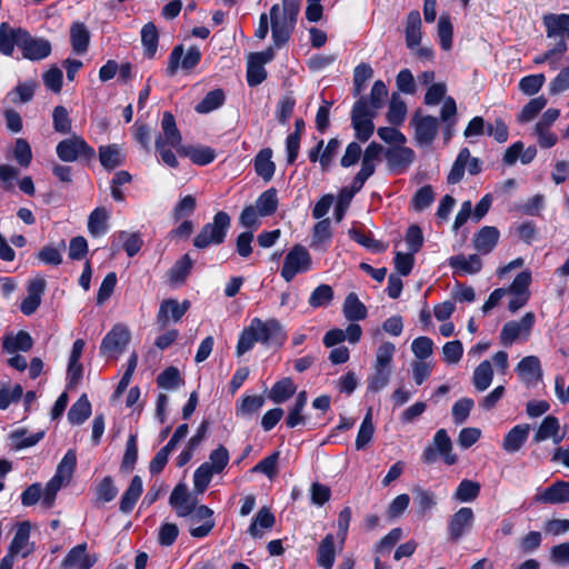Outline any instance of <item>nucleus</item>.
Instances as JSON below:
<instances>
[{
	"label": "nucleus",
	"instance_id": "1",
	"mask_svg": "<svg viewBox=\"0 0 569 569\" xmlns=\"http://www.w3.org/2000/svg\"><path fill=\"white\" fill-rule=\"evenodd\" d=\"M154 148L160 160L170 168L179 166L178 159L173 152L178 153L183 148L182 136L177 128L174 117L171 112L166 111L161 120V132L157 136Z\"/></svg>",
	"mask_w": 569,
	"mask_h": 569
},
{
	"label": "nucleus",
	"instance_id": "2",
	"mask_svg": "<svg viewBox=\"0 0 569 569\" xmlns=\"http://www.w3.org/2000/svg\"><path fill=\"white\" fill-rule=\"evenodd\" d=\"M300 0H282V4H273L270 9L272 40L276 47L288 42L297 22Z\"/></svg>",
	"mask_w": 569,
	"mask_h": 569
},
{
	"label": "nucleus",
	"instance_id": "3",
	"mask_svg": "<svg viewBox=\"0 0 569 569\" xmlns=\"http://www.w3.org/2000/svg\"><path fill=\"white\" fill-rule=\"evenodd\" d=\"M77 466V453L69 449L59 462L54 476L44 487L42 508L49 510L53 507L58 491L68 485Z\"/></svg>",
	"mask_w": 569,
	"mask_h": 569
},
{
	"label": "nucleus",
	"instance_id": "4",
	"mask_svg": "<svg viewBox=\"0 0 569 569\" xmlns=\"http://www.w3.org/2000/svg\"><path fill=\"white\" fill-rule=\"evenodd\" d=\"M230 217L224 211L214 214L212 222L206 223L193 239V246L198 249H206L209 246H218L226 239L230 228Z\"/></svg>",
	"mask_w": 569,
	"mask_h": 569
},
{
	"label": "nucleus",
	"instance_id": "5",
	"mask_svg": "<svg viewBox=\"0 0 569 569\" xmlns=\"http://www.w3.org/2000/svg\"><path fill=\"white\" fill-rule=\"evenodd\" d=\"M441 456L443 461L448 466H452L457 462L458 458L452 452V441L446 429H439L436 431L432 443L426 447L421 455L423 463L431 465L437 460V456Z\"/></svg>",
	"mask_w": 569,
	"mask_h": 569
},
{
	"label": "nucleus",
	"instance_id": "6",
	"mask_svg": "<svg viewBox=\"0 0 569 569\" xmlns=\"http://www.w3.org/2000/svg\"><path fill=\"white\" fill-rule=\"evenodd\" d=\"M312 267L310 252L301 244H295L287 253L281 268V277L290 282L298 273L308 272Z\"/></svg>",
	"mask_w": 569,
	"mask_h": 569
},
{
	"label": "nucleus",
	"instance_id": "7",
	"mask_svg": "<svg viewBox=\"0 0 569 569\" xmlns=\"http://www.w3.org/2000/svg\"><path fill=\"white\" fill-rule=\"evenodd\" d=\"M377 116L368 110V100L366 97H360L353 104L351 111V122L356 131V137L366 142L372 136L375 124L372 119Z\"/></svg>",
	"mask_w": 569,
	"mask_h": 569
},
{
	"label": "nucleus",
	"instance_id": "8",
	"mask_svg": "<svg viewBox=\"0 0 569 569\" xmlns=\"http://www.w3.org/2000/svg\"><path fill=\"white\" fill-rule=\"evenodd\" d=\"M57 156L61 161L73 162L80 157L83 159H92L96 151L80 136H73L61 140L56 147Z\"/></svg>",
	"mask_w": 569,
	"mask_h": 569
},
{
	"label": "nucleus",
	"instance_id": "9",
	"mask_svg": "<svg viewBox=\"0 0 569 569\" xmlns=\"http://www.w3.org/2000/svg\"><path fill=\"white\" fill-rule=\"evenodd\" d=\"M536 316L529 311L523 315L520 321H508L500 332V341L505 346H511L517 339L527 340L535 326Z\"/></svg>",
	"mask_w": 569,
	"mask_h": 569
},
{
	"label": "nucleus",
	"instance_id": "10",
	"mask_svg": "<svg viewBox=\"0 0 569 569\" xmlns=\"http://www.w3.org/2000/svg\"><path fill=\"white\" fill-rule=\"evenodd\" d=\"M383 157L389 172L392 174H402L415 162L416 153L411 148L398 144L387 148L383 152Z\"/></svg>",
	"mask_w": 569,
	"mask_h": 569
},
{
	"label": "nucleus",
	"instance_id": "11",
	"mask_svg": "<svg viewBox=\"0 0 569 569\" xmlns=\"http://www.w3.org/2000/svg\"><path fill=\"white\" fill-rule=\"evenodd\" d=\"M201 59V52L197 47H190L186 54H183V47L176 46L171 51L168 60V67L166 73L169 77H173L179 68L183 70H192L197 67Z\"/></svg>",
	"mask_w": 569,
	"mask_h": 569
},
{
	"label": "nucleus",
	"instance_id": "12",
	"mask_svg": "<svg viewBox=\"0 0 569 569\" xmlns=\"http://www.w3.org/2000/svg\"><path fill=\"white\" fill-rule=\"evenodd\" d=\"M131 333L123 325H116L102 339L100 352L109 357H118L130 342Z\"/></svg>",
	"mask_w": 569,
	"mask_h": 569
},
{
	"label": "nucleus",
	"instance_id": "13",
	"mask_svg": "<svg viewBox=\"0 0 569 569\" xmlns=\"http://www.w3.org/2000/svg\"><path fill=\"white\" fill-rule=\"evenodd\" d=\"M251 325L258 340L263 345H282L286 339L282 327L276 319L262 321L260 318H253Z\"/></svg>",
	"mask_w": 569,
	"mask_h": 569
},
{
	"label": "nucleus",
	"instance_id": "14",
	"mask_svg": "<svg viewBox=\"0 0 569 569\" xmlns=\"http://www.w3.org/2000/svg\"><path fill=\"white\" fill-rule=\"evenodd\" d=\"M188 517L191 522L189 533L193 538L207 537L216 526L213 510L204 505L196 506L193 512Z\"/></svg>",
	"mask_w": 569,
	"mask_h": 569
},
{
	"label": "nucleus",
	"instance_id": "15",
	"mask_svg": "<svg viewBox=\"0 0 569 569\" xmlns=\"http://www.w3.org/2000/svg\"><path fill=\"white\" fill-rule=\"evenodd\" d=\"M19 49L26 59L42 60L51 53V43L42 38H34L28 31L20 32Z\"/></svg>",
	"mask_w": 569,
	"mask_h": 569
},
{
	"label": "nucleus",
	"instance_id": "16",
	"mask_svg": "<svg viewBox=\"0 0 569 569\" xmlns=\"http://www.w3.org/2000/svg\"><path fill=\"white\" fill-rule=\"evenodd\" d=\"M475 522V515L471 508L462 507L456 511L448 521L449 539L453 542L460 540L463 535L471 530Z\"/></svg>",
	"mask_w": 569,
	"mask_h": 569
},
{
	"label": "nucleus",
	"instance_id": "17",
	"mask_svg": "<svg viewBox=\"0 0 569 569\" xmlns=\"http://www.w3.org/2000/svg\"><path fill=\"white\" fill-rule=\"evenodd\" d=\"M190 308V302L184 300L179 302L176 299H166L160 303L157 313V323L160 329H164L170 321L178 322Z\"/></svg>",
	"mask_w": 569,
	"mask_h": 569
},
{
	"label": "nucleus",
	"instance_id": "18",
	"mask_svg": "<svg viewBox=\"0 0 569 569\" xmlns=\"http://www.w3.org/2000/svg\"><path fill=\"white\" fill-rule=\"evenodd\" d=\"M415 126V139L419 146H429L438 133L439 122L432 116L416 114L411 120Z\"/></svg>",
	"mask_w": 569,
	"mask_h": 569
},
{
	"label": "nucleus",
	"instance_id": "19",
	"mask_svg": "<svg viewBox=\"0 0 569 569\" xmlns=\"http://www.w3.org/2000/svg\"><path fill=\"white\" fill-rule=\"evenodd\" d=\"M566 438V431L561 430L560 421L557 417L549 415L546 416L535 435L532 436V442L539 443L547 439H551L555 445H559Z\"/></svg>",
	"mask_w": 569,
	"mask_h": 569
},
{
	"label": "nucleus",
	"instance_id": "20",
	"mask_svg": "<svg viewBox=\"0 0 569 569\" xmlns=\"http://www.w3.org/2000/svg\"><path fill=\"white\" fill-rule=\"evenodd\" d=\"M197 498L192 497L184 483H179L172 490L169 503L176 510L178 517H188L197 506Z\"/></svg>",
	"mask_w": 569,
	"mask_h": 569
},
{
	"label": "nucleus",
	"instance_id": "21",
	"mask_svg": "<svg viewBox=\"0 0 569 569\" xmlns=\"http://www.w3.org/2000/svg\"><path fill=\"white\" fill-rule=\"evenodd\" d=\"M542 23L548 38H556L565 42L569 39L568 13H547L542 17Z\"/></svg>",
	"mask_w": 569,
	"mask_h": 569
},
{
	"label": "nucleus",
	"instance_id": "22",
	"mask_svg": "<svg viewBox=\"0 0 569 569\" xmlns=\"http://www.w3.org/2000/svg\"><path fill=\"white\" fill-rule=\"evenodd\" d=\"M46 290V280L34 278L29 281L27 287V297L21 301L20 310L26 316H31L37 311L41 303L42 295Z\"/></svg>",
	"mask_w": 569,
	"mask_h": 569
},
{
	"label": "nucleus",
	"instance_id": "23",
	"mask_svg": "<svg viewBox=\"0 0 569 569\" xmlns=\"http://www.w3.org/2000/svg\"><path fill=\"white\" fill-rule=\"evenodd\" d=\"M531 426L521 423L512 427L503 437L501 447L507 453L518 452L528 440Z\"/></svg>",
	"mask_w": 569,
	"mask_h": 569
},
{
	"label": "nucleus",
	"instance_id": "24",
	"mask_svg": "<svg viewBox=\"0 0 569 569\" xmlns=\"http://www.w3.org/2000/svg\"><path fill=\"white\" fill-rule=\"evenodd\" d=\"M542 503L559 505L569 501V481H556L536 496Z\"/></svg>",
	"mask_w": 569,
	"mask_h": 569
},
{
	"label": "nucleus",
	"instance_id": "25",
	"mask_svg": "<svg viewBox=\"0 0 569 569\" xmlns=\"http://www.w3.org/2000/svg\"><path fill=\"white\" fill-rule=\"evenodd\" d=\"M30 538V526L28 522H22L19 525L14 537L9 546V551L7 556H11L14 559V556L27 557L32 548L29 543Z\"/></svg>",
	"mask_w": 569,
	"mask_h": 569
},
{
	"label": "nucleus",
	"instance_id": "26",
	"mask_svg": "<svg viewBox=\"0 0 569 569\" xmlns=\"http://www.w3.org/2000/svg\"><path fill=\"white\" fill-rule=\"evenodd\" d=\"M500 232L496 227H482L473 238L476 250L482 254L491 252L499 241Z\"/></svg>",
	"mask_w": 569,
	"mask_h": 569
},
{
	"label": "nucleus",
	"instance_id": "27",
	"mask_svg": "<svg viewBox=\"0 0 569 569\" xmlns=\"http://www.w3.org/2000/svg\"><path fill=\"white\" fill-rule=\"evenodd\" d=\"M142 239L139 232L119 231L113 236L112 247L119 250L120 244L129 257L136 256L141 247Z\"/></svg>",
	"mask_w": 569,
	"mask_h": 569
},
{
	"label": "nucleus",
	"instance_id": "28",
	"mask_svg": "<svg viewBox=\"0 0 569 569\" xmlns=\"http://www.w3.org/2000/svg\"><path fill=\"white\" fill-rule=\"evenodd\" d=\"M99 160L107 170H113L124 163L126 156L119 144H108L99 147Z\"/></svg>",
	"mask_w": 569,
	"mask_h": 569
},
{
	"label": "nucleus",
	"instance_id": "29",
	"mask_svg": "<svg viewBox=\"0 0 569 569\" xmlns=\"http://www.w3.org/2000/svg\"><path fill=\"white\" fill-rule=\"evenodd\" d=\"M94 563V559L87 553V545L81 543L72 548L62 565L67 568L90 569Z\"/></svg>",
	"mask_w": 569,
	"mask_h": 569
},
{
	"label": "nucleus",
	"instance_id": "30",
	"mask_svg": "<svg viewBox=\"0 0 569 569\" xmlns=\"http://www.w3.org/2000/svg\"><path fill=\"white\" fill-rule=\"evenodd\" d=\"M33 346L31 336L23 330L17 335L10 333L3 337L2 349L7 353H16L17 351H29Z\"/></svg>",
	"mask_w": 569,
	"mask_h": 569
},
{
	"label": "nucleus",
	"instance_id": "31",
	"mask_svg": "<svg viewBox=\"0 0 569 569\" xmlns=\"http://www.w3.org/2000/svg\"><path fill=\"white\" fill-rule=\"evenodd\" d=\"M274 515L268 507H262L250 523L248 533L254 539L261 538L263 536L262 530L271 529L274 526Z\"/></svg>",
	"mask_w": 569,
	"mask_h": 569
},
{
	"label": "nucleus",
	"instance_id": "32",
	"mask_svg": "<svg viewBox=\"0 0 569 569\" xmlns=\"http://www.w3.org/2000/svg\"><path fill=\"white\" fill-rule=\"evenodd\" d=\"M421 16L418 10H412L407 16L406 44L413 50L421 42Z\"/></svg>",
	"mask_w": 569,
	"mask_h": 569
},
{
	"label": "nucleus",
	"instance_id": "33",
	"mask_svg": "<svg viewBox=\"0 0 569 569\" xmlns=\"http://www.w3.org/2000/svg\"><path fill=\"white\" fill-rule=\"evenodd\" d=\"M522 380L538 381L542 377L541 363L538 357L527 356L522 358L516 368Z\"/></svg>",
	"mask_w": 569,
	"mask_h": 569
},
{
	"label": "nucleus",
	"instance_id": "34",
	"mask_svg": "<svg viewBox=\"0 0 569 569\" xmlns=\"http://www.w3.org/2000/svg\"><path fill=\"white\" fill-rule=\"evenodd\" d=\"M21 28H10L7 22L0 24V52L4 56H11L14 46L19 48Z\"/></svg>",
	"mask_w": 569,
	"mask_h": 569
},
{
	"label": "nucleus",
	"instance_id": "35",
	"mask_svg": "<svg viewBox=\"0 0 569 569\" xmlns=\"http://www.w3.org/2000/svg\"><path fill=\"white\" fill-rule=\"evenodd\" d=\"M449 264L462 274H473L481 270L482 261L478 254H457L449 259Z\"/></svg>",
	"mask_w": 569,
	"mask_h": 569
},
{
	"label": "nucleus",
	"instance_id": "36",
	"mask_svg": "<svg viewBox=\"0 0 569 569\" xmlns=\"http://www.w3.org/2000/svg\"><path fill=\"white\" fill-rule=\"evenodd\" d=\"M336 560V548L333 535H327L318 546L317 563L322 569H331Z\"/></svg>",
	"mask_w": 569,
	"mask_h": 569
},
{
	"label": "nucleus",
	"instance_id": "37",
	"mask_svg": "<svg viewBox=\"0 0 569 569\" xmlns=\"http://www.w3.org/2000/svg\"><path fill=\"white\" fill-rule=\"evenodd\" d=\"M271 158L272 150L270 148L261 149L254 157L256 173L264 181L271 180L276 171V164Z\"/></svg>",
	"mask_w": 569,
	"mask_h": 569
},
{
	"label": "nucleus",
	"instance_id": "38",
	"mask_svg": "<svg viewBox=\"0 0 569 569\" xmlns=\"http://www.w3.org/2000/svg\"><path fill=\"white\" fill-rule=\"evenodd\" d=\"M142 493V479L139 476H134L131 479V482L128 489L121 497L120 500V511L123 513H129L132 511L134 505Z\"/></svg>",
	"mask_w": 569,
	"mask_h": 569
},
{
	"label": "nucleus",
	"instance_id": "39",
	"mask_svg": "<svg viewBox=\"0 0 569 569\" xmlns=\"http://www.w3.org/2000/svg\"><path fill=\"white\" fill-rule=\"evenodd\" d=\"M343 316L349 321H360L367 317V308L359 300L357 293L350 292L342 306Z\"/></svg>",
	"mask_w": 569,
	"mask_h": 569
},
{
	"label": "nucleus",
	"instance_id": "40",
	"mask_svg": "<svg viewBox=\"0 0 569 569\" xmlns=\"http://www.w3.org/2000/svg\"><path fill=\"white\" fill-rule=\"evenodd\" d=\"M90 41V32L82 22H73L70 27V42L72 50L82 54L87 51Z\"/></svg>",
	"mask_w": 569,
	"mask_h": 569
},
{
	"label": "nucleus",
	"instance_id": "41",
	"mask_svg": "<svg viewBox=\"0 0 569 569\" xmlns=\"http://www.w3.org/2000/svg\"><path fill=\"white\" fill-rule=\"evenodd\" d=\"M179 154L188 157L194 164L207 166L216 158V152L210 147L183 146Z\"/></svg>",
	"mask_w": 569,
	"mask_h": 569
},
{
	"label": "nucleus",
	"instance_id": "42",
	"mask_svg": "<svg viewBox=\"0 0 569 569\" xmlns=\"http://www.w3.org/2000/svg\"><path fill=\"white\" fill-rule=\"evenodd\" d=\"M297 387L291 378H283L276 382L269 391V399L274 403H283L291 398Z\"/></svg>",
	"mask_w": 569,
	"mask_h": 569
},
{
	"label": "nucleus",
	"instance_id": "43",
	"mask_svg": "<svg viewBox=\"0 0 569 569\" xmlns=\"http://www.w3.org/2000/svg\"><path fill=\"white\" fill-rule=\"evenodd\" d=\"M91 415V403L87 395H82L70 408L68 420L72 425L83 423Z\"/></svg>",
	"mask_w": 569,
	"mask_h": 569
},
{
	"label": "nucleus",
	"instance_id": "44",
	"mask_svg": "<svg viewBox=\"0 0 569 569\" xmlns=\"http://www.w3.org/2000/svg\"><path fill=\"white\" fill-rule=\"evenodd\" d=\"M254 208L258 210L260 217L273 214L278 208L277 190L274 188H270L263 191L256 200Z\"/></svg>",
	"mask_w": 569,
	"mask_h": 569
},
{
	"label": "nucleus",
	"instance_id": "45",
	"mask_svg": "<svg viewBox=\"0 0 569 569\" xmlns=\"http://www.w3.org/2000/svg\"><path fill=\"white\" fill-rule=\"evenodd\" d=\"M493 370L489 360H483L473 371L472 383L478 391H485L492 382Z\"/></svg>",
	"mask_w": 569,
	"mask_h": 569
},
{
	"label": "nucleus",
	"instance_id": "46",
	"mask_svg": "<svg viewBox=\"0 0 569 569\" xmlns=\"http://www.w3.org/2000/svg\"><path fill=\"white\" fill-rule=\"evenodd\" d=\"M159 34L157 27L152 22H148L141 29V42L144 53L148 58H153L158 48Z\"/></svg>",
	"mask_w": 569,
	"mask_h": 569
},
{
	"label": "nucleus",
	"instance_id": "47",
	"mask_svg": "<svg viewBox=\"0 0 569 569\" xmlns=\"http://www.w3.org/2000/svg\"><path fill=\"white\" fill-rule=\"evenodd\" d=\"M108 213L103 208L94 209L88 219V230L92 237H100L108 231Z\"/></svg>",
	"mask_w": 569,
	"mask_h": 569
},
{
	"label": "nucleus",
	"instance_id": "48",
	"mask_svg": "<svg viewBox=\"0 0 569 569\" xmlns=\"http://www.w3.org/2000/svg\"><path fill=\"white\" fill-rule=\"evenodd\" d=\"M335 292L331 286L320 284L310 295L308 303L312 308H326L333 300Z\"/></svg>",
	"mask_w": 569,
	"mask_h": 569
},
{
	"label": "nucleus",
	"instance_id": "49",
	"mask_svg": "<svg viewBox=\"0 0 569 569\" xmlns=\"http://www.w3.org/2000/svg\"><path fill=\"white\" fill-rule=\"evenodd\" d=\"M224 102V92L221 89L209 91L204 98L194 107L198 113H209Z\"/></svg>",
	"mask_w": 569,
	"mask_h": 569
},
{
	"label": "nucleus",
	"instance_id": "50",
	"mask_svg": "<svg viewBox=\"0 0 569 569\" xmlns=\"http://www.w3.org/2000/svg\"><path fill=\"white\" fill-rule=\"evenodd\" d=\"M480 485L476 481L463 479L457 487L453 499L460 502H471L478 498Z\"/></svg>",
	"mask_w": 569,
	"mask_h": 569
},
{
	"label": "nucleus",
	"instance_id": "51",
	"mask_svg": "<svg viewBox=\"0 0 569 569\" xmlns=\"http://www.w3.org/2000/svg\"><path fill=\"white\" fill-rule=\"evenodd\" d=\"M373 432H375V427L372 423L371 410L369 409L360 425V428H359V431H358V435L356 438V443H355L356 449L357 450L365 449L368 446V443L372 440Z\"/></svg>",
	"mask_w": 569,
	"mask_h": 569
},
{
	"label": "nucleus",
	"instance_id": "52",
	"mask_svg": "<svg viewBox=\"0 0 569 569\" xmlns=\"http://www.w3.org/2000/svg\"><path fill=\"white\" fill-rule=\"evenodd\" d=\"M407 106L397 93H393L389 103L387 120L390 124L398 126L405 121Z\"/></svg>",
	"mask_w": 569,
	"mask_h": 569
},
{
	"label": "nucleus",
	"instance_id": "53",
	"mask_svg": "<svg viewBox=\"0 0 569 569\" xmlns=\"http://www.w3.org/2000/svg\"><path fill=\"white\" fill-rule=\"evenodd\" d=\"M468 159H469V149L462 148L459 151L458 157L456 158V160L451 167V170L447 177L448 183L456 184L462 180Z\"/></svg>",
	"mask_w": 569,
	"mask_h": 569
},
{
	"label": "nucleus",
	"instance_id": "54",
	"mask_svg": "<svg viewBox=\"0 0 569 569\" xmlns=\"http://www.w3.org/2000/svg\"><path fill=\"white\" fill-rule=\"evenodd\" d=\"M183 383L180 371L176 367H168L157 377L159 388L173 390Z\"/></svg>",
	"mask_w": 569,
	"mask_h": 569
},
{
	"label": "nucleus",
	"instance_id": "55",
	"mask_svg": "<svg viewBox=\"0 0 569 569\" xmlns=\"http://www.w3.org/2000/svg\"><path fill=\"white\" fill-rule=\"evenodd\" d=\"M264 405L262 396L243 397L237 405V416L249 417L257 413Z\"/></svg>",
	"mask_w": 569,
	"mask_h": 569
},
{
	"label": "nucleus",
	"instance_id": "56",
	"mask_svg": "<svg viewBox=\"0 0 569 569\" xmlns=\"http://www.w3.org/2000/svg\"><path fill=\"white\" fill-rule=\"evenodd\" d=\"M229 459L230 456L228 449L220 445L210 452L209 460L204 463H207L214 473H221L227 467Z\"/></svg>",
	"mask_w": 569,
	"mask_h": 569
},
{
	"label": "nucleus",
	"instance_id": "57",
	"mask_svg": "<svg viewBox=\"0 0 569 569\" xmlns=\"http://www.w3.org/2000/svg\"><path fill=\"white\" fill-rule=\"evenodd\" d=\"M388 94V89L383 81L377 80L370 91V99L368 101V110L377 113L385 104Z\"/></svg>",
	"mask_w": 569,
	"mask_h": 569
},
{
	"label": "nucleus",
	"instance_id": "58",
	"mask_svg": "<svg viewBox=\"0 0 569 569\" xmlns=\"http://www.w3.org/2000/svg\"><path fill=\"white\" fill-rule=\"evenodd\" d=\"M453 27L448 14H441L438 21V37L440 46L448 51L452 47Z\"/></svg>",
	"mask_w": 569,
	"mask_h": 569
},
{
	"label": "nucleus",
	"instance_id": "59",
	"mask_svg": "<svg viewBox=\"0 0 569 569\" xmlns=\"http://www.w3.org/2000/svg\"><path fill=\"white\" fill-rule=\"evenodd\" d=\"M547 99L543 96L531 99L518 114L519 122H529L533 120L546 107Z\"/></svg>",
	"mask_w": 569,
	"mask_h": 569
},
{
	"label": "nucleus",
	"instance_id": "60",
	"mask_svg": "<svg viewBox=\"0 0 569 569\" xmlns=\"http://www.w3.org/2000/svg\"><path fill=\"white\" fill-rule=\"evenodd\" d=\"M413 495V501L418 508L419 513L425 515L426 512L430 511L437 503L433 492L421 487H415Z\"/></svg>",
	"mask_w": 569,
	"mask_h": 569
},
{
	"label": "nucleus",
	"instance_id": "61",
	"mask_svg": "<svg viewBox=\"0 0 569 569\" xmlns=\"http://www.w3.org/2000/svg\"><path fill=\"white\" fill-rule=\"evenodd\" d=\"M53 129L59 133H70L72 126L68 110L63 106H57L52 112Z\"/></svg>",
	"mask_w": 569,
	"mask_h": 569
},
{
	"label": "nucleus",
	"instance_id": "62",
	"mask_svg": "<svg viewBox=\"0 0 569 569\" xmlns=\"http://www.w3.org/2000/svg\"><path fill=\"white\" fill-rule=\"evenodd\" d=\"M214 472L207 463H201L193 473V489L197 493H203L208 488Z\"/></svg>",
	"mask_w": 569,
	"mask_h": 569
},
{
	"label": "nucleus",
	"instance_id": "63",
	"mask_svg": "<svg viewBox=\"0 0 569 569\" xmlns=\"http://www.w3.org/2000/svg\"><path fill=\"white\" fill-rule=\"evenodd\" d=\"M280 453L274 451L268 457L263 458L260 462H258L252 469V472L263 473L269 479H272L278 472V461Z\"/></svg>",
	"mask_w": 569,
	"mask_h": 569
},
{
	"label": "nucleus",
	"instance_id": "64",
	"mask_svg": "<svg viewBox=\"0 0 569 569\" xmlns=\"http://www.w3.org/2000/svg\"><path fill=\"white\" fill-rule=\"evenodd\" d=\"M435 200V192L432 187L427 184L421 187L415 193L411 204L416 211H422L430 207Z\"/></svg>",
	"mask_w": 569,
	"mask_h": 569
}]
</instances>
